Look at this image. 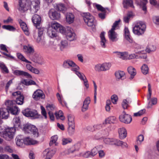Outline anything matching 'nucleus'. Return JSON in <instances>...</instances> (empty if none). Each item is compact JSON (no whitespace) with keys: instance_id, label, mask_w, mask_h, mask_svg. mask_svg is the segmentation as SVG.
Segmentation results:
<instances>
[{"instance_id":"nucleus-25","label":"nucleus","mask_w":159,"mask_h":159,"mask_svg":"<svg viewBox=\"0 0 159 159\" xmlns=\"http://www.w3.org/2000/svg\"><path fill=\"white\" fill-rule=\"evenodd\" d=\"M66 22L69 24L73 23L75 20L74 14L71 13H67L66 15Z\"/></svg>"},{"instance_id":"nucleus-50","label":"nucleus","mask_w":159,"mask_h":159,"mask_svg":"<svg viewBox=\"0 0 159 159\" xmlns=\"http://www.w3.org/2000/svg\"><path fill=\"white\" fill-rule=\"evenodd\" d=\"M79 70H76L75 71H73L75 73V74L79 77L80 80H83L85 79L86 77L83 73H82L78 71Z\"/></svg>"},{"instance_id":"nucleus-20","label":"nucleus","mask_w":159,"mask_h":159,"mask_svg":"<svg viewBox=\"0 0 159 159\" xmlns=\"http://www.w3.org/2000/svg\"><path fill=\"white\" fill-rule=\"evenodd\" d=\"M102 140L104 143L106 144L115 145L116 139L112 138H103Z\"/></svg>"},{"instance_id":"nucleus-57","label":"nucleus","mask_w":159,"mask_h":159,"mask_svg":"<svg viewBox=\"0 0 159 159\" xmlns=\"http://www.w3.org/2000/svg\"><path fill=\"white\" fill-rule=\"evenodd\" d=\"M2 28L10 31H13L15 30V28L13 26L10 25H3Z\"/></svg>"},{"instance_id":"nucleus-4","label":"nucleus","mask_w":159,"mask_h":159,"mask_svg":"<svg viewBox=\"0 0 159 159\" xmlns=\"http://www.w3.org/2000/svg\"><path fill=\"white\" fill-rule=\"evenodd\" d=\"M27 2L28 5H29L30 10L31 13H35L39 9L40 0H33L32 2L30 0H28Z\"/></svg>"},{"instance_id":"nucleus-53","label":"nucleus","mask_w":159,"mask_h":159,"mask_svg":"<svg viewBox=\"0 0 159 159\" xmlns=\"http://www.w3.org/2000/svg\"><path fill=\"white\" fill-rule=\"evenodd\" d=\"M144 137L143 135L140 134L137 138L136 142L137 144L140 145L144 140Z\"/></svg>"},{"instance_id":"nucleus-13","label":"nucleus","mask_w":159,"mask_h":159,"mask_svg":"<svg viewBox=\"0 0 159 159\" xmlns=\"http://www.w3.org/2000/svg\"><path fill=\"white\" fill-rule=\"evenodd\" d=\"M55 151L51 149H46L43 152V155L46 157L45 159H51L55 153Z\"/></svg>"},{"instance_id":"nucleus-59","label":"nucleus","mask_w":159,"mask_h":159,"mask_svg":"<svg viewBox=\"0 0 159 159\" xmlns=\"http://www.w3.org/2000/svg\"><path fill=\"white\" fill-rule=\"evenodd\" d=\"M81 155L84 158L92 157L90 151H87L82 153Z\"/></svg>"},{"instance_id":"nucleus-56","label":"nucleus","mask_w":159,"mask_h":159,"mask_svg":"<svg viewBox=\"0 0 159 159\" xmlns=\"http://www.w3.org/2000/svg\"><path fill=\"white\" fill-rule=\"evenodd\" d=\"M148 93L147 95V99L148 100H149L151 98L152 91L151 89V86L150 83H148Z\"/></svg>"},{"instance_id":"nucleus-5","label":"nucleus","mask_w":159,"mask_h":159,"mask_svg":"<svg viewBox=\"0 0 159 159\" xmlns=\"http://www.w3.org/2000/svg\"><path fill=\"white\" fill-rule=\"evenodd\" d=\"M62 66L66 69H70L73 71H75L76 70H79V67L73 61L67 59L64 61L62 64Z\"/></svg>"},{"instance_id":"nucleus-1","label":"nucleus","mask_w":159,"mask_h":159,"mask_svg":"<svg viewBox=\"0 0 159 159\" xmlns=\"http://www.w3.org/2000/svg\"><path fill=\"white\" fill-rule=\"evenodd\" d=\"M146 28L145 22L142 21L136 22L133 29V32L134 34L138 36L143 35L144 33Z\"/></svg>"},{"instance_id":"nucleus-24","label":"nucleus","mask_w":159,"mask_h":159,"mask_svg":"<svg viewBox=\"0 0 159 159\" xmlns=\"http://www.w3.org/2000/svg\"><path fill=\"white\" fill-rule=\"evenodd\" d=\"M23 49L24 52L28 54H32L34 52V49L33 47L30 44L23 46Z\"/></svg>"},{"instance_id":"nucleus-55","label":"nucleus","mask_w":159,"mask_h":159,"mask_svg":"<svg viewBox=\"0 0 159 159\" xmlns=\"http://www.w3.org/2000/svg\"><path fill=\"white\" fill-rule=\"evenodd\" d=\"M98 146H97L93 148L91 151H90L91 154V156L93 157L95 156L98 153Z\"/></svg>"},{"instance_id":"nucleus-7","label":"nucleus","mask_w":159,"mask_h":159,"mask_svg":"<svg viewBox=\"0 0 159 159\" xmlns=\"http://www.w3.org/2000/svg\"><path fill=\"white\" fill-rule=\"evenodd\" d=\"M23 114L25 116L30 117L33 119H36L39 117L37 111L29 108H26L22 111Z\"/></svg>"},{"instance_id":"nucleus-3","label":"nucleus","mask_w":159,"mask_h":159,"mask_svg":"<svg viewBox=\"0 0 159 159\" xmlns=\"http://www.w3.org/2000/svg\"><path fill=\"white\" fill-rule=\"evenodd\" d=\"M120 21L119 20L116 21L113 24L111 29L108 32V36L109 39L112 42H115L117 40V35L115 31L116 28L119 25Z\"/></svg>"},{"instance_id":"nucleus-35","label":"nucleus","mask_w":159,"mask_h":159,"mask_svg":"<svg viewBox=\"0 0 159 159\" xmlns=\"http://www.w3.org/2000/svg\"><path fill=\"white\" fill-rule=\"evenodd\" d=\"M24 139V144L26 145H34L37 143V141L34 140L29 137L25 138Z\"/></svg>"},{"instance_id":"nucleus-47","label":"nucleus","mask_w":159,"mask_h":159,"mask_svg":"<svg viewBox=\"0 0 159 159\" xmlns=\"http://www.w3.org/2000/svg\"><path fill=\"white\" fill-rule=\"evenodd\" d=\"M17 56L18 58L20 59L23 61L25 62H26L31 63V62L28 60H27L20 53H17Z\"/></svg>"},{"instance_id":"nucleus-34","label":"nucleus","mask_w":159,"mask_h":159,"mask_svg":"<svg viewBox=\"0 0 159 159\" xmlns=\"http://www.w3.org/2000/svg\"><path fill=\"white\" fill-rule=\"evenodd\" d=\"M13 122L14 125V127L16 129L20 127V119L18 117H16L14 118L13 120Z\"/></svg>"},{"instance_id":"nucleus-15","label":"nucleus","mask_w":159,"mask_h":159,"mask_svg":"<svg viewBox=\"0 0 159 159\" xmlns=\"http://www.w3.org/2000/svg\"><path fill=\"white\" fill-rule=\"evenodd\" d=\"M13 74L17 76H24L28 78H32V76L29 73L20 70H16L13 72Z\"/></svg>"},{"instance_id":"nucleus-21","label":"nucleus","mask_w":159,"mask_h":159,"mask_svg":"<svg viewBox=\"0 0 159 159\" xmlns=\"http://www.w3.org/2000/svg\"><path fill=\"white\" fill-rule=\"evenodd\" d=\"M147 2V0H136V3L137 5L139 6L144 11H146L147 10L146 5Z\"/></svg>"},{"instance_id":"nucleus-26","label":"nucleus","mask_w":159,"mask_h":159,"mask_svg":"<svg viewBox=\"0 0 159 159\" xmlns=\"http://www.w3.org/2000/svg\"><path fill=\"white\" fill-rule=\"evenodd\" d=\"M114 53L116 54L117 57L124 60H127V57L128 56V52H115Z\"/></svg>"},{"instance_id":"nucleus-8","label":"nucleus","mask_w":159,"mask_h":159,"mask_svg":"<svg viewBox=\"0 0 159 159\" xmlns=\"http://www.w3.org/2000/svg\"><path fill=\"white\" fill-rule=\"evenodd\" d=\"M82 16L85 23L88 26H92L93 25L94 17L89 13H84L82 14Z\"/></svg>"},{"instance_id":"nucleus-49","label":"nucleus","mask_w":159,"mask_h":159,"mask_svg":"<svg viewBox=\"0 0 159 159\" xmlns=\"http://www.w3.org/2000/svg\"><path fill=\"white\" fill-rule=\"evenodd\" d=\"M11 113L13 115H16L19 111L18 108L15 105L9 110Z\"/></svg>"},{"instance_id":"nucleus-18","label":"nucleus","mask_w":159,"mask_h":159,"mask_svg":"<svg viewBox=\"0 0 159 159\" xmlns=\"http://www.w3.org/2000/svg\"><path fill=\"white\" fill-rule=\"evenodd\" d=\"M119 137L120 139H125L127 135V132L126 129L124 127L119 128L118 130Z\"/></svg>"},{"instance_id":"nucleus-60","label":"nucleus","mask_w":159,"mask_h":159,"mask_svg":"<svg viewBox=\"0 0 159 159\" xmlns=\"http://www.w3.org/2000/svg\"><path fill=\"white\" fill-rule=\"evenodd\" d=\"M102 64L104 71L108 70L111 66V64L109 63H105Z\"/></svg>"},{"instance_id":"nucleus-11","label":"nucleus","mask_w":159,"mask_h":159,"mask_svg":"<svg viewBox=\"0 0 159 159\" xmlns=\"http://www.w3.org/2000/svg\"><path fill=\"white\" fill-rule=\"evenodd\" d=\"M32 97L35 100H38L40 99H44L45 96L42 90L40 89H37L34 92Z\"/></svg>"},{"instance_id":"nucleus-52","label":"nucleus","mask_w":159,"mask_h":159,"mask_svg":"<svg viewBox=\"0 0 159 159\" xmlns=\"http://www.w3.org/2000/svg\"><path fill=\"white\" fill-rule=\"evenodd\" d=\"M22 83L26 85H37L36 83L34 81L32 80H30L27 81L26 80H24L22 81Z\"/></svg>"},{"instance_id":"nucleus-54","label":"nucleus","mask_w":159,"mask_h":159,"mask_svg":"<svg viewBox=\"0 0 159 159\" xmlns=\"http://www.w3.org/2000/svg\"><path fill=\"white\" fill-rule=\"evenodd\" d=\"M94 69L98 71H104L102 64H98L96 65L95 66Z\"/></svg>"},{"instance_id":"nucleus-51","label":"nucleus","mask_w":159,"mask_h":159,"mask_svg":"<svg viewBox=\"0 0 159 159\" xmlns=\"http://www.w3.org/2000/svg\"><path fill=\"white\" fill-rule=\"evenodd\" d=\"M0 67L3 72L7 73L9 70L5 64L2 62H0Z\"/></svg>"},{"instance_id":"nucleus-46","label":"nucleus","mask_w":159,"mask_h":159,"mask_svg":"<svg viewBox=\"0 0 159 159\" xmlns=\"http://www.w3.org/2000/svg\"><path fill=\"white\" fill-rule=\"evenodd\" d=\"M61 25L60 24L57 22H53L51 23V25H50L49 27L52 28V29L56 31L59 28Z\"/></svg>"},{"instance_id":"nucleus-39","label":"nucleus","mask_w":159,"mask_h":159,"mask_svg":"<svg viewBox=\"0 0 159 159\" xmlns=\"http://www.w3.org/2000/svg\"><path fill=\"white\" fill-rule=\"evenodd\" d=\"M68 45L67 41L66 40H61L60 42V44L59 46L60 50L63 51L64 48L67 47Z\"/></svg>"},{"instance_id":"nucleus-33","label":"nucleus","mask_w":159,"mask_h":159,"mask_svg":"<svg viewBox=\"0 0 159 159\" xmlns=\"http://www.w3.org/2000/svg\"><path fill=\"white\" fill-rule=\"evenodd\" d=\"M47 34L51 38L55 37L57 35L56 31L49 27L48 28Z\"/></svg>"},{"instance_id":"nucleus-40","label":"nucleus","mask_w":159,"mask_h":159,"mask_svg":"<svg viewBox=\"0 0 159 159\" xmlns=\"http://www.w3.org/2000/svg\"><path fill=\"white\" fill-rule=\"evenodd\" d=\"M148 108H150L152 106L154 105L157 104V99L155 98H150L149 100H148Z\"/></svg>"},{"instance_id":"nucleus-14","label":"nucleus","mask_w":159,"mask_h":159,"mask_svg":"<svg viewBox=\"0 0 159 159\" xmlns=\"http://www.w3.org/2000/svg\"><path fill=\"white\" fill-rule=\"evenodd\" d=\"M9 110L7 108H0V116L2 119H7L9 116Z\"/></svg>"},{"instance_id":"nucleus-2","label":"nucleus","mask_w":159,"mask_h":159,"mask_svg":"<svg viewBox=\"0 0 159 159\" xmlns=\"http://www.w3.org/2000/svg\"><path fill=\"white\" fill-rule=\"evenodd\" d=\"M16 131V129L12 127H7L0 132V135L6 141H10L13 139Z\"/></svg>"},{"instance_id":"nucleus-10","label":"nucleus","mask_w":159,"mask_h":159,"mask_svg":"<svg viewBox=\"0 0 159 159\" xmlns=\"http://www.w3.org/2000/svg\"><path fill=\"white\" fill-rule=\"evenodd\" d=\"M26 2H18L17 9L21 12L24 13L30 9L29 5Z\"/></svg>"},{"instance_id":"nucleus-27","label":"nucleus","mask_w":159,"mask_h":159,"mask_svg":"<svg viewBox=\"0 0 159 159\" xmlns=\"http://www.w3.org/2000/svg\"><path fill=\"white\" fill-rule=\"evenodd\" d=\"M115 75L116 79L118 80H123L125 78V74L123 71L119 70L116 71Z\"/></svg>"},{"instance_id":"nucleus-44","label":"nucleus","mask_w":159,"mask_h":159,"mask_svg":"<svg viewBox=\"0 0 159 159\" xmlns=\"http://www.w3.org/2000/svg\"><path fill=\"white\" fill-rule=\"evenodd\" d=\"M116 119L115 116H110L105 120V124L114 123L116 122Z\"/></svg>"},{"instance_id":"nucleus-38","label":"nucleus","mask_w":159,"mask_h":159,"mask_svg":"<svg viewBox=\"0 0 159 159\" xmlns=\"http://www.w3.org/2000/svg\"><path fill=\"white\" fill-rule=\"evenodd\" d=\"M7 108L9 110L15 106V102L14 101L7 100L5 102Z\"/></svg>"},{"instance_id":"nucleus-29","label":"nucleus","mask_w":159,"mask_h":159,"mask_svg":"<svg viewBox=\"0 0 159 159\" xmlns=\"http://www.w3.org/2000/svg\"><path fill=\"white\" fill-rule=\"evenodd\" d=\"M32 20L34 24L36 25H39L41 20L40 17L37 14L34 15L32 17Z\"/></svg>"},{"instance_id":"nucleus-41","label":"nucleus","mask_w":159,"mask_h":159,"mask_svg":"<svg viewBox=\"0 0 159 159\" xmlns=\"http://www.w3.org/2000/svg\"><path fill=\"white\" fill-rule=\"evenodd\" d=\"M146 52V51L143 50L138 51V53L139 54V56H138V58L146 59L147 57Z\"/></svg>"},{"instance_id":"nucleus-16","label":"nucleus","mask_w":159,"mask_h":159,"mask_svg":"<svg viewBox=\"0 0 159 159\" xmlns=\"http://www.w3.org/2000/svg\"><path fill=\"white\" fill-rule=\"evenodd\" d=\"M50 17L52 19H59L60 17V14L54 9H51L49 13Z\"/></svg>"},{"instance_id":"nucleus-19","label":"nucleus","mask_w":159,"mask_h":159,"mask_svg":"<svg viewBox=\"0 0 159 159\" xmlns=\"http://www.w3.org/2000/svg\"><path fill=\"white\" fill-rule=\"evenodd\" d=\"M90 98L88 97L86 98L84 102L81 111L83 112L86 111L88 109L89 105L90 102Z\"/></svg>"},{"instance_id":"nucleus-63","label":"nucleus","mask_w":159,"mask_h":159,"mask_svg":"<svg viewBox=\"0 0 159 159\" xmlns=\"http://www.w3.org/2000/svg\"><path fill=\"white\" fill-rule=\"evenodd\" d=\"M111 104V102L110 100H108L106 102V105L105 107L106 110L107 111H109L110 110V105Z\"/></svg>"},{"instance_id":"nucleus-64","label":"nucleus","mask_w":159,"mask_h":159,"mask_svg":"<svg viewBox=\"0 0 159 159\" xmlns=\"http://www.w3.org/2000/svg\"><path fill=\"white\" fill-rule=\"evenodd\" d=\"M153 22L156 25H159V16H155L152 17Z\"/></svg>"},{"instance_id":"nucleus-12","label":"nucleus","mask_w":159,"mask_h":159,"mask_svg":"<svg viewBox=\"0 0 159 159\" xmlns=\"http://www.w3.org/2000/svg\"><path fill=\"white\" fill-rule=\"evenodd\" d=\"M119 118L120 121L125 124L130 123L132 120L130 116L126 114H121Z\"/></svg>"},{"instance_id":"nucleus-9","label":"nucleus","mask_w":159,"mask_h":159,"mask_svg":"<svg viewBox=\"0 0 159 159\" xmlns=\"http://www.w3.org/2000/svg\"><path fill=\"white\" fill-rule=\"evenodd\" d=\"M65 34L66 39L70 41H73L76 39L75 33L73 29L70 27L66 28Z\"/></svg>"},{"instance_id":"nucleus-62","label":"nucleus","mask_w":159,"mask_h":159,"mask_svg":"<svg viewBox=\"0 0 159 159\" xmlns=\"http://www.w3.org/2000/svg\"><path fill=\"white\" fill-rule=\"evenodd\" d=\"M62 144L63 145H65L70 143L72 140L70 138H63L62 140Z\"/></svg>"},{"instance_id":"nucleus-45","label":"nucleus","mask_w":159,"mask_h":159,"mask_svg":"<svg viewBox=\"0 0 159 159\" xmlns=\"http://www.w3.org/2000/svg\"><path fill=\"white\" fill-rule=\"evenodd\" d=\"M63 115V113L61 110H59L55 113V116L56 118L57 119H60L62 120H64L65 119Z\"/></svg>"},{"instance_id":"nucleus-48","label":"nucleus","mask_w":159,"mask_h":159,"mask_svg":"<svg viewBox=\"0 0 159 159\" xmlns=\"http://www.w3.org/2000/svg\"><path fill=\"white\" fill-rule=\"evenodd\" d=\"M24 97L23 95H20L17 97L16 99V103L18 105H22L23 103Z\"/></svg>"},{"instance_id":"nucleus-31","label":"nucleus","mask_w":159,"mask_h":159,"mask_svg":"<svg viewBox=\"0 0 159 159\" xmlns=\"http://www.w3.org/2000/svg\"><path fill=\"white\" fill-rule=\"evenodd\" d=\"M16 143L17 146H21L23 143L24 144L25 139H22V136L21 135L17 136L16 138Z\"/></svg>"},{"instance_id":"nucleus-61","label":"nucleus","mask_w":159,"mask_h":159,"mask_svg":"<svg viewBox=\"0 0 159 159\" xmlns=\"http://www.w3.org/2000/svg\"><path fill=\"white\" fill-rule=\"evenodd\" d=\"M156 49V47L153 45H150L148 46V48L146 49V51L148 52H150L154 51Z\"/></svg>"},{"instance_id":"nucleus-23","label":"nucleus","mask_w":159,"mask_h":159,"mask_svg":"<svg viewBox=\"0 0 159 159\" xmlns=\"http://www.w3.org/2000/svg\"><path fill=\"white\" fill-rule=\"evenodd\" d=\"M19 22L21 28H22L25 34L27 35H28L29 34V29L26 24L21 20H19Z\"/></svg>"},{"instance_id":"nucleus-32","label":"nucleus","mask_w":159,"mask_h":159,"mask_svg":"<svg viewBox=\"0 0 159 159\" xmlns=\"http://www.w3.org/2000/svg\"><path fill=\"white\" fill-rule=\"evenodd\" d=\"M58 139V136L57 135L52 136L51 138V140L49 143L50 146L54 145L56 146L57 145L58 143L57 141Z\"/></svg>"},{"instance_id":"nucleus-37","label":"nucleus","mask_w":159,"mask_h":159,"mask_svg":"<svg viewBox=\"0 0 159 159\" xmlns=\"http://www.w3.org/2000/svg\"><path fill=\"white\" fill-rule=\"evenodd\" d=\"M115 145L121 146L123 148H127L128 147V145L126 142L121 141L118 139L116 140Z\"/></svg>"},{"instance_id":"nucleus-17","label":"nucleus","mask_w":159,"mask_h":159,"mask_svg":"<svg viewBox=\"0 0 159 159\" xmlns=\"http://www.w3.org/2000/svg\"><path fill=\"white\" fill-rule=\"evenodd\" d=\"M105 33L103 32L100 34V45L101 47L103 48H105L106 47L107 44V41L105 38Z\"/></svg>"},{"instance_id":"nucleus-6","label":"nucleus","mask_w":159,"mask_h":159,"mask_svg":"<svg viewBox=\"0 0 159 159\" xmlns=\"http://www.w3.org/2000/svg\"><path fill=\"white\" fill-rule=\"evenodd\" d=\"M24 129L25 133H32L34 137L37 138L39 136L38 129L34 125H26L24 128Z\"/></svg>"},{"instance_id":"nucleus-43","label":"nucleus","mask_w":159,"mask_h":159,"mask_svg":"<svg viewBox=\"0 0 159 159\" xmlns=\"http://www.w3.org/2000/svg\"><path fill=\"white\" fill-rule=\"evenodd\" d=\"M68 120L69 126H75L74 117L73 116L71 115H69Z\"/></svg>"},{"instance_id":"nucleus-22","label":"nucleus","mask_w":159,"mask_h":159,"mask_svg":"<svg viewBox=\"0 0 159 159\" xmlns=\"http://www.w3.org/2000/svg\"><path fill=\"white\" fill-rule=\"evenodd\" d=\"M58 45L59 44L57 42L50 41L48 45L49 48L52 51H57L58 49Z\"/></svg>"},{"instance_id":"nucleus-28","label":"nucleus","mask_w":159,"mask_h":159,"mask_svg":"<svg viewBox=\"0 0 159 159\" xmlns=\"http://www.w3.org/2000/svg\"><path fill=\"white\" fill-rule=\"evenodd\" d=\"M128 72L130 76L129 78L130 80H132L136 74V69L132 66L129 67L127 69Z\"/></svg>"},{"instance_id":"nucleus-42","label":"nucleus","mask_w":159,"mask_h":159,"mask_svg":"<svg viewBox=\"0 0 159 159\" xmlns=\"http://www.w3.org/2000/svg\"><path fill=\"white\" fill-rule=\"evenodd\" d=\"M142 73L144 75H146L148 74L149 68L148 66L145 64H143L141 68Z\"/></svg>"},{"instance_id":"nucleus-58","label":"nucleus","mask_w":159,"mask_h":159,"mask_svg":"<svg viewBox=\"0 0 159 159\" xmlns=\"http://www.w3.org/2000/svg\"><path fill=\"white\" fill-rule=\"evenodd\" d=\"M129 102H130V101L129 99L127 100V99H126L123 101L122 104V106L124 109L127 108L128 106V103Z\"/></svg>"},{"instance_id":"nucleus-30","label":"nucleus","mask_w":159,"mask_h":159,"mask_svg":"<svg viewBox=\"0 0 159 159\" xmlns=\"http://www.w3.org/2000/svg\"><path fill=\"white\" fill-rule=\"evenodd\" d=\"M123 4L125 8H127L129 7H134L132 0H123Z\"/></svg>"},{"instance_id":"nucleus-36","label":"nucleus","mask_w":159,"mask_h":159,"mask_svg":"<svg viewBox=\"0 0 159 159\" xmlns=\"http://www.w3.org/2000/svg\"><path fill=\"white\" fill-rule=\"evenodd\" d=\"M56 9L63 13H65L66 10V8L64 4L61 3L57 4Z\"/></svg>"}]
</instances>
